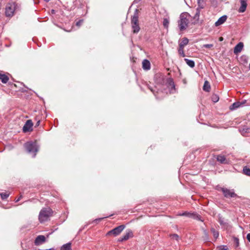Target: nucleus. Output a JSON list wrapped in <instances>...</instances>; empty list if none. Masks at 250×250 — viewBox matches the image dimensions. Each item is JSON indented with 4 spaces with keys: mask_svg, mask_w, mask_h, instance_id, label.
<instances>
[{
    "mask_svg": "<svg viewBox=\"0 0 250 250\" xmlns=\"http://www.w3.org/2000/svg\"><path fill=\"white\" fill-rule=\"evenodd\" d=\"M24 147L28 153L35 157L39 150V146L36 142H28L24 144Z\"/></svg>",
    "mask_w": 250,
    "mask_h": 250,
    "instance_id": "nucleus-1",
    "label": "nucleus"
},
{
    "mask_svg": "<svg viewBox=\"0 0 250 250\" xmlns=\"http://www.w3.org/2000/svg\"><path fill=\"white\" fill-rule=\"evenodd\" d=\"M52 209L49 208H43L40 212L39 220L41 223L47 221L52 215Z\"/></svg>",
    "mask_w": 250,
    "mask_h": 250,
    "instance_id": "nucleus-2",
    "label": "nucleus"
},
{
    "mask_svg": "<svg viewBox=\"0 0 250 250\" xmlns=\"http://www.w3.org/2000/svg\"><path fill=\"white\" fill-rule=\"evenodd\" d=\"M188 14L186 13H182L178 21V27L180 31L185 30L188 26V20L187 19Z\"/></svg>",
    "mask_w": 250,
    "mask_h": 250,
    "instance_id": "nucleus-3",
    "label": "nucleus"
},
{
    "mask_svg": "<svg viewBox=\"0 0 250 250\" xmlns=\"http://www.w3.org/2000/svg\"><path fill=\"white\" fill-rule=\"evenodd\" d=\"M131 25L133 33H138L140 30V28L138 23V15L137 9L135 10L134 15L132 17Z\"/></svg>",
    "mask_w": 250,
    "mask_h": 250,
    "instance_id": "nucleus-4",
    "label": "nucleus"
},
{
    "mask_svg": "<svg viewBox=\"0 0 250 250\" xmlns=\"http://www.w3.org/2000/svg\"><path fill=\"white\" fill-rule=\"evenodd\" d=\"M125 228V225H120L119 226L115 228L112 229V230L109 231L107 233V235H113L114 236H116L118 235H119L122 231Z\"/></svg>",
    "mask_w": 250,
    "mask_h": 250,
    "instance_id": "nucleus-5",
    "label": "nucleus"
},
{
    "mask_svg": "<svg viewBox=\"0 0 250 250\" xmlns=\"http://www.w3.org/2000/svg\"><path fill=\"white\" fill-rule=\"evenodd\" d=\"M15 10V3H8L5 8V15L6 17H12Z\"/></svg>",
    "mask_w": 250,
    "mask_h": 250,
    "instance_id": "nucleus-6",
    "label": "nucleus"
},
{
    "mask_svg": "<svg viewBox=\"0 0 250 250\" xmlns=\"http://www.w3.org/2000/svg\"><path fill=\"white\" fill-rule=\"evenodd\" d=\"M221 190L223 193L224 196L226 198H232L236 196V194L235 193L234 190H230L227 188H222Z\"/></svg>",
    "mask_w": 250,
    "mask_h": 250,
    "instance_id": "nucleus-7",
    "label": "nucleus"
},
{
    "mask_svg": "<svg viewBox=\"0 0 250 250\" xmlns=\"http://www.w3.org/2000/svg\"><path fill=\"white\" fill-rule=\"evenodd\" d=\"M33 123L31 120H27L24 125L22 130L24 132L32 130Z\"/></svg>",
    "mask_w": 250,
    "mask_h": 250,
    "instance_id": "nucleus-8",
    "label": "nucleus"
},
{
    "mask_svg": "<svg viewBox=\"0 0 250 250\" xmlns=\"http://www.w3.org/2000/svg\"><path fill=\"white\" fill-rule=\"evenodd\" d=\"M133 236L132 231L130 230H127L126 232L122 237L118 239V241L123 242L128 240L129 238L132 237Z\"/></svg>",
    "mask_w": 250,
    "mask_h": 250,
    "instance_id": "nucleus-9",
    "label": "nucleus"
},
{
    "mask_svg": "<svg viewBox=\"0 0 250 250\" xmlns=\"http://www.w3.org/2000/svg\"><path fill=\"white\" fill-rule=\"evenodd\" d=\"M179 215L180 216H188L190 218H192L194 219H196L198 220L200 219V216H199L198 214L193 213H190L188 212H184L181 214H179Z\"/></svg>",
    "mask_w": 250,
    "mask_h": 250,
    "instance_id": "nucleus-10",
    "label": "nucleus"
},
{
    "mask_svg": "<svg viewBox=\"0 0 250 250\" xmlns=\"http://www.w3.org/2000/svg\"><path fill=\"white\" fill-rule=\"evenodd\" d=\"M45 241V237L43 235H39L36 238L35 244L36 246H38L44 243Z\"/></svg>",
    "mask_w": 250,
    "mask_h": 250,
    "instance_id": "nucleus-11",
    "label": "nucleus"
},
{
    "mask_svg": "<svg viewBox=\"0 0 250 250\" xmlns=\"http://www.w3.org/2000/svg\"><path fill=\"white\" fill-rule=\"evenodd\" d=\"M227 16L226 15H224L216 21L215 23V26H218L222 24H223L227 20Z\"/></svg>",
    "mask_w": 250,
    "mask_h": 250,
    "instance_id": "nucleus-12",
    "label": "nucleus"
},
{
    "mask_svg": "<svg viewBox=\"0 0 250 250\" xmlns=\"http://www.w3.org/2000/svg\"><path fill=\"white\" fill-rule=\"evenodd\" d=\"M245 103H246V101H244L243 102H235L230 106L229 108L231 110H234L239 107L242 106L243 104H245Z\"/></svg>",
    "mask_w": 250,
    "mask_h": 250,
    "instance_id": "nucleus-13",
    "label": "nucleus"
},
{
    "mask_svg": "<svg viewBox=\"0 0 250 250\" xmlns=\"http://www.w3.org/2000/svg\"><path fill=\"white\" fill-rule=\"evenodd\" d=\"M239 131L243 136H247V133L250 132V128L247 126H243L239 128Z\"/></svg>",
    "mask_w": 250,
    "mask_h": 250,
    "instance_id": "nucleus-14",
    "label": "nucleus"
},
{
    "mask_svg": "<svg viewBox=\"0 0 250 250\" xmlns=\"http://www.w3.org/2000/svg\"><path fill=\"white\" fill-rule=\"evenodd\" d=\"M142 67L144 70H149L150 69V63L149 61L146 59L144 60L142 62Z\"/></svg>",
    "mask_w": 250,
    "mask_h": 250,
    "instance_id": "nucleus-15",
    "label": "nucleus"
},
{
    "mask_svg": "<svg viewBox=\"0 0 250 250\" xmlns=\"http://www.w3.org/2000/svg\"><path fill=\"white\" fill-rule=\"evenodd\" d=\"M241 6L239 9L238 11L240 13H243L246 11L247 3L245 0H240Z\"/></svg>",
    "mask_w": 250,
    "mask_h": 250,
    "instance_id": "nucleus-16",
    "label": "nucleus"
},
{
    "mask_svg": "<svg viewBox=\"0 0 250 250\" xmlns=\"http://www.w3.org/2000/svg\"><path fill=\"white\" fill-rule=\"evenodd\" d=\"M244 45L243 42H239L234 47V53L235 54H237L238 53H240L243 48Z\"/></svg>",
    "mask_w": 250,
    "mask_h": 250,
    "instance_id": "nucleus-17",
    "label": "nucleus"
},
{
    "mask_svg": "<svg viewBox=\"0 0 250 250\" xmlns=\"http://www.w3.org/2000/svg\"><path fill=\"white\" fill-rule=\"evenodd\" d=\"M217 161L219 162H220L221 164H228V161L226 159L225 156L224 155H219L217 156L216 157Z\"/></svg>",
    "mask_w": 250,
    "mask_h": 250,
    "instance_id": "nucleus-18",
    "label": "nucleus"
},
{
    "mask_svg": "<svg viewBox=\"0 0 250 250\" xmlns=\"http://www.w3.org/2000/svg\"><path fill=\"white\" fill-rule=\"evenodd\" d=\"M198 7L197 8H199L200 10L203 9L206 5V2L205 0H198Z\"/></svg>",
    "mask_w": 250,
    "mask_h": 250,
    "instance_id": "nucleus-19",
    "label": "nucleus"
},
{
    "mask_svg": "<svg viewBox=\"0 0 250 250\" xmlns=\"http://www.w3.org/2000/svg\"><path fill=\"white\" fill-rule=\"evenodd\" d=\"M9 80V78L5 74L0 73V80L3 83H6Z\"/></svg>",
    "mask_w": 250,
    "mask_h": 250,
    "instance_id": "nucleus-20",
    "label": "nucleus"
},
{
    "mask_svg": "<svg viewBox=\"0 0 250 250\" xmlns=\"http://www.w3.org/2000/svg\"><path fill=\"white\" fill-rule=\"evenodd\" d=\"M203 90L206 92H209L210 90V85L209 82L206 81L203 86Z\"/></svg>",
    "mask_w": 250,
    "mask_h": 250,
    "instance_id": "nucleus-21",
    "label": "nucleus"
},
{
    "mask_svg": "<svg viewBox=\"0 0 250 250\" xmlns=\"http://www.w3.org/2000/svg\"><path fill=\"white\" fill-rule=\"evenodd\" d=\"M61 250H71V243L69 242L63 245Z\"/></svg>",
    "mask_w": 250,
    "mask_h": 250,
    "instance_id": "nucleus-22",
    "label": "nucleus"
},
{
    "mask_svg": "<svg viewBox=\"0 0 250 250\" xmlns=\"http://www.w3.org/2000/svg\"><path fill=\"white\" fill-rule=\"evenodd\" d=\"M185 61L186 62V63L190 67H194L195 66V62L193 61L189 60L188 59H185Z\"/></svg>",
    "mask_w": 250,
    "mask_h": 250,
    "instance_id": "nucleus-23",
    "label": "nucleus"
},
{
    "mask_svg": "<svg viewBox=\"0 0 250 250\" xmlns=\"http://www.w3.org/2000/svg\"><path fill=\"white\" fill-rule=\"evenodd\" d=\"M188 39L187 38H184L182 39L181 42L179 43V46L184 47L187 45L188 43Z\"/></svg>",
    "mask_w": 250,
    "mask_h": 250,
    "instance_id": "nucleus-24",
    "label": "nucleus"
},
{
    "mask_svg": "<svg viewBox=\"0 0 250 250\" xmlns=\"http://www.w3.org/2000/svg\"><path fill=\"white\" fill-rule=\"evenodd\" d=\"M249 58L248 56L246 55H243L240 58V61L242 63L245 64L247 63L248 62Z\"/></svg>",
    "mask_w": 250,
    "mask_h": 250,
    "instance_id": "nucleus-25",
    "label": "nucleus"
},
{
    "mask_svg": "<svg viewBox=\"0 0 250 250\" xmlns=\"http://www.w3.org/2000/svg\"><path fill=\"white\" fill-rule=\"evenodd\" d=\"M167 82H168V83L170 86H171L172 89L171 90V92L173 93V90H175V85L174 83V82L173 80L171 79H168L167 80Z\"/></svg>",
    "mask_w": 250,
    "mask_h": 250,
    "instance_id": "nucleus-26",
    "label": "nucleus"
},
{
    "mask_svg": "<svg viewBox=\"0 0 250 250\" xmlns=\"http://www.w3.org/2000/svg\"><path fill=\"white\" fill-rule=\"evenodd\" d=\"M184 47L179 46V47L178 49L179 54L183 57H185V54L184 51Z\"/></svg>",
    "mask_w": 250,
    "mask_h": 250,
    "instance_id": "nucleus-27",
    "label": "nucleus"
},
{
    "mask_svg": "<svg viewBox=\"0 0 250 250\" xmlns=\"http://www.w3.org/2000/svg\"><path fill=\"white\" fill-rule=\"evenodd\" d=\"M211 231L212 233L214 238L217 239L219 236V232L216 230L214 228H212L211 229Z\"/></svg>",
    "mask_w": 250,
    "mask_h": 250,
    "instance_id": "nucleus-28",
    "label": "nucleus"
},
{
    "mask_svg": "<svg viewBox=\"0 0 250 250\" xmlns=\"http://www.w3.org/2000/svg\"><path fill=\"white\" fill-rule=\"evenodd\" d=\"M243 171L244 174L250 176V168L245 167L243 168Z\"/></svg>",
    "mask_w": 250,
    "mask_h": 250,
    "instance_id": "nucleus-29",
    "label": "nucleus"
},
{
    "mask_svg": "<svg viewBox=\"0 0 250 250\" xmlns=\"http://www.w3.org/2000/svg\"><path fill=\"white\" fill-rule=\"evenodd\" d=\"M147 87L153 93V94L155 95L156 98H158V97H157V94L155 93V89L156 88V87L153 88L152 87L150 86L149 84H147Z\"/></svg>",
    "mask_w": 250,
    "mask_h": 250,
    "instance_id": "nucleus-30",
    "label": "nucleus"
},
{
    "mask_svg": "<svg viewBox=\"0 0 250 250\" xmlns=\"http://www.w3.org/2000/svg\"><path fill=\"white\" fill-rule=\"evenodd\" d=\"M200 10L199 8L196 9V13L194 16V19L196 20H198L200 16Z\"/></svg>",
    "mask_w": 250,
    "mask_h": 250,
    "instance_id": "nucleus-31",
    "label": "nucleus"
},
{
    "mask_svg": "<svg viewBox=\"0 0 250 250\" xmlns=\"http://www.w3.org/2000/svg\"><path fill=\"white\" fill-rule=\"evenodd\" d=\"M163 24L165 28H168L169 25V20L167 18H165L163 20Z\"/></svg>",
    "mask_w": 250,
    "mask_h": 250,
    "instance_id": "nucleus-32",
    "label": "nucleus"
},
{
    "mask_svg": "<svg viewBox=\"0 0 250 250\" xmlns=\"http://www.w3.org/2000/svg\"><path fill=\"white\" fill-rule=\"evenodd\" d=\"M0 195L1 196V199L4 200L7 199L9 197V194L7 193L6 192H4L0 193Z\"/></svg>",
    "mask_w": 250,
    "mask_h": 250,
    "instance_id": "nucleus-33",
    "label": "nucleus"
},
{
    "mask_svg": "<svg viewBox=\"0 0 250 250\" xmlns=\"http://www.w3.org/2000/svg\"><path fill=\"white\" fill-rule=\"evenodd\" d=\"M170 237L172 239H175L178 241L179 239V236L177 234H172L169 235Z\"/></svg>",
    "mask_w": 250,
    "mask_h": 250,
    "instance_id": "nucleus-34",
    "label": "nucleus"
},
{
    "mask_svg": "<svg viewBox=\"0 0 250 250\" xmlns=\"http://www.w3.org/2000/svg\"><path fill=\"white\" fill-rule=\"evenodd\" d=\"M233 242L235 245L236 247H238L239 245V239L237 237H233Z\"/></svg>",
    "mask_w": 250,
    "mask_h": 250,
    "instance_id": "nucleus-35",
    "label": "nucleus"
},
{
    "mask_svg": "<svg viewBox=\"0 0 250 250\" xmlns=\"http://www.w3.org/2000/svg\"><path fill=\"white\" fill-rule=\"evenodd\" d=\"M219 223L221 225L226 226L227 225V223L224 220L223 218H220L219 219Z\"/></svg>",
    "mask_w": 250,
    "mask_h": 250,
    "instance_id": "nucleus-36",
    "label": "nucleus"
},
{
    "mask_svg": "<svg viewBox=\"0 0 250 250\" xmlns=\"http://www.w3.org/2000/svg\"><path fill=\"white\" fill-rule=\"evenodd\" d=\"M212 100L213 102L216 103L218 101L219 98L217 95H213L211 97Z\"/></svg>",
    "mask_w": 250,
    "mask_h": 250,
    "instance_id": "nucleus-37",
    "label": "nucleus"
},
{
    "mask_svg": "<svg viewBox=\"0 0 250 250\" xmlns=\"http://www.w3.org/2000/svg\"><path fill=\"white\" fill-rule=\"evenodd\" d=\"M213 46L212 44H206L204 45V47L206 48H210Z\"/></svg>",
    "mask_w": 250,
    "mask_h": 250,
    "instance_id": "nucleus-38",
    "label": "nucleus"
},
{
    "mask_svg": "<svg viewBox=\"0 0 250 250\" xmlns=\"http://www.w3.org/2000/svg\"><path fill=\"white\" fill-rule=\"evenodd\" d=\"M83 22L82 20H80L79 21H77L76 23V25L80 26Z\"/></svg>",
    "mask_w": 250,
    "mask_h": 250,
    "instance_id": "nucleus-39",
    "label": "nucleus"
},
{
    "mask_svg": "<svg viewBox=\"0 0 250 250\" xmlns=\"http://www.w3.org/2000/svg\"><path fill=\"white\" fill-rule=\"evenodd\" d=\"M247 239L248 241L250 242V233H248L247 235Z\"/></svg>",
    "mask_w": 250,
    "mask_h": 250,
    "instance_id": "nucleus-40",
    "label": "nucleus"
},
{
    "mask_svg": "<svg viewBox=\"0 0 250 250\" xmlns=\"http://www.w3.org/2000/svg\"><path fill=\"white\" fill-rule=\"evenodd\" d=\"M220 250H228V249L226 248V246H223Z\"/></svg>",
    "mask_w": 250,
    "mask_h": 250,
    "instance_id": "nucleus-41",
    "label": "nucleus"
},
{
    "mask_svg": "<svg viewBox=\"0 0 250 250\" xmlns=\"http://www.w3.org/2000/svg\"><path fill=\"white\" fill-rule=\"evenodd\" d=\"M141 0H134V3H137L139 2Z\"/></svg>",
    "mask_w": 250,
    "mask_h": 250,
    "instance_id": "nucleus-42",
    "label": "nucleus"
},
{
    "mask_svg": "<svg viewBox=\"0 0 250 250\" xmlns=\"http://www.w3.org/2000/svg\"><path fill=\"white\" fill-rule=\"evenodd\" d=\"M107 217H104V218H106ZM103 219V218H99V219H97L95 220V221H101V220H102Z\"/></svg>",
    "mask_w": 250,
    "mask_h": 250,
    "instance_id": "nucleus-43",
    "label": "nucleus"
},
{
    "mask_svg": "<svg viewBox=\"0 0 250 250\" xmlns=\"http://www.w3.org/2000/svg\"><path fill=\"white\" fill-rule=\"evenodd\" d=\"M40 124V120H39V121L37 122V124H36V126H38V125H39Z\"/></svg>",
    "mask_w": 250,
    "mask_h": 250,
    "instance_id": "nucleus-44",
    "label": "nucleus"
},
{
    "mask_svg": "<svg viewBox=\"0 0 250 250\" xmlns=\"http://www.w3.org/2000/svg\"><path fill=\"white\" fill-rule=\"evenodd\" d=\"M54 250V249L53 248H51V249H45V250Z\"/></svg>",
    "mask_w": 250,
    "mask_h": 250,
    "instance_id": "nucleus-45",
    "label": "nucleus"
},
{
    "mask_svg": "<svg viewBox=\"0 0 250 250\" xmlns=\"http://www.w3.org/2000/svg\"><path fill=\"white\" fill-rule=\"evenodd\" d=\"M223 38L222 37H220L219 38V41H223Z\"/></svg>",
    "mask_w": 250,
    "mask_h": 250,
    "instance_id": "nucleus-46",
    "label": "nucleus"
},
{
    "mask_svg": "<svg viewBox=\"0 0 250 250\" xmlns=\"http://www.w3.org/2000/svg\"><path fill=\"white\" fill-rule=\"evenodd\" d=\"M20 200V198H18L17 200H16V202H18Z\"/></svg>",
    "mask_w": 250,
    "mask_h": 250,
    "instance_id": "nucleus-47",
    "label": "nucleus"
},
{
    "mask_svg": "<svg viewBox=\"0 0 250 250\" xmlns=\"http://www.w3.org/2000/svg\"><path fill=\"white\" fill-rule=\"evenodd\" d=\"M44 1H45L46 2H48L49 1H50V0H44Z\"/></svg>",
    "mask_w": 250,
    "mask_h": 250,
    "instance_id": "nucleus-48",
    "label": "nucleus"
},
{
    "mask_svg": "<svg viewBox=\"0 0 250 250\" xmlns=\"http://www.w3.org/2000/svg\"><path fill=\"white\" fill-rule=\"evenodd\" d=\"M249 69H250V64H249Z\"/></svg>",
    "mask_w": 250,
    "mask_h": 250,
    "instance_id": "nucleus-49",
    "label": "nucleus"
},
{
    "mask_svg": "<svg viewBox=\"0 0 250 250\" xmlns=\"http://www.w3.org/2000/svg\"><path fill=\"white\" fill-rule=\"evenodd\" d=\"M52 13H54V10H52Z\"/></svg>",
    "mask_w": 250,
    "mask_h": 250,
    "instance_id": "nucleus-50",
    "label": "nucleus"
}]
</instances>
